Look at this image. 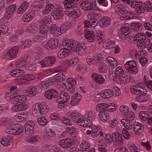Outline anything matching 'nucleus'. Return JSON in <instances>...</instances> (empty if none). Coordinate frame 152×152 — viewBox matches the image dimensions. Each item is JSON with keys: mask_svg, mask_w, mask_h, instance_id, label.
<instances>
[{"mask_svg": "<svg viewBox=\"0 0 152 152\" xmlns=\"http://www.w3.org/2000/svg\"><path fill=\"white\" fill-rule=\"evenodd\" d=\"M37 122L39 124L41 125H44L48 123V120L43 116L37 119Z\"/></svg>", "mask_w": 152, "mask_h": 152, "instance_id": "4d7b16f0", "label": "nucleus"}, {"mask_svg": "<svg viewBox=\"0 0 152 152\" xmlns=\"http://www.w3.org/2000/svg\"><path fill=\"white\" fill-rule=\"evenodd\" d=\"M54 8V6L53 4H47L45 10L43 11L42 14L45 15L48 14Z\"/></svg>", "mask_w": 152, "mask_h": 152, "instance_id": "c9c22d12", "label": "nucleus"}, {"mask_svg": "<svg viewBox=\"0 0 152 152\" xmlns=\"http://www.w3.org/2000/svg\"><path fill=\"white\" fill-rule=\"evenodd\" d=\"M143 84L140 83L139 86H133L130 88L131 91L133 94L136 95L135 97V99L137 101L142 102L148 101L149 99V97L146 96L147 93V91L141 87Z\"/></svg>", "mask_w": 152, "mask_h": 152, "instance_id": "f03ea898", "label": "nucleus"}, {"mask_svg": "<svg viewBox=\"0 0 152 152\" xmlns=\"http://www.w3.org/2000/svg\"><path fill=\"white\" fill-rule=\"evenodd\" d=\"M102 129L100 128L95 127L92 128V134L91 135V137L94 138L98 136L99 134L101 133Z\"/></svg>", "mask_w": 152, "mask_h": 152, "instance_id": "ea45409f", "label": "nucleus"}, {"mask_svg": "<svg viewBox=\"0 0 152 152\" xmlns=\"http://www.w3.org/2000/svg\"><path fill=\"white\" fill-rule=\"evenodd\" d=\"M119 15L123 14L127 11V8L124 5L121 4L117 7Z\"/></svg>", "mask_w": 152, "mask_h": 152, "instance_id": "09e8293b", "label": "nucleus"}, {"mask_svg": "<svg viewBox=\"0 0 152 152\" xmlns=\"http://www.w3.org/2000/svg\"><path fill=\"white\" fill-rule=\"evenodd\" d=\"M111 137L110 135L109 134H106L105 137V142L109 145L110 144L113 142V133L112 134Z\"/></svg>", "mask_w": 152, "mask_h": 152, "instance_id": "5fc2aeb1", "label": "nucleus"}, {"mask_svg": "<svg viewBox=\"0 0 152 152\" xmlns=\"http://www.w3.org/2000/svg\"><path fill=\"white\" fill-rule=\"evenodd\" d=\"M37 92V90L35 87L31 86L27 88L26 90V93L27 95L33 96H35Z\"/></svg>", "mask_w": 152, "mask_h": 152, "instance_id": "b1692460", "label": "nucleus"}, {"mask_svg": "<svg viewBox=\"0 0 152 152\" xmlns=\"http://www.w3.org/2000/svg\"><path fill=\"white\" fill-rule=\"evenodd\" d=\"M128 71L130 73L136 74L138 72V69L137 67H129V68H128Z\"/></svg>", "mask_w": 152, "mask_h": 152, "instance_id": "774afa93", "label": "nucleus"}, {"mask_svg": "<svg viewBox=\"0 0 152 152\" xmlns=\"http://www.w3.org/2000/svg\"><path fill=\"white\" fill-rule=\"evenodd\" d=\"M122 134L123 135V137L126 140L130 139L131 136L128 131L126 128H123L122 130Z\"/></svg>", "mask_w": 152, "mask_h": 152, "instance_id": "680f3d73", "label": "nucleus"}, {"mask_svg": "<svg viewBox=\"0 0 152 152\" xmlns=\"http://www.w3.org/2000/svg\"><path fill=\"white\" fill-rule=\"evenodd\" d=\"M51 17L50 15L45 16L41 21V23H49L51 22Z\"/></svg>", "mask_w": 152, "mask_h": 152, "instance_id": "bf43d9fd", "label": "nucleus"}, {"mask_svg": "<svg viewBox=\"0 0 152 152\" xmlns=\"http://www.w3.org/2000/svg\"><path fill=\"white\" fill-rule=\"evenodd\" d=\"M108 104L104 103L98 104L96 107V110L99 113H105L107 111Z\"/></svg>", "mask_w": 152, "mask_h": 152, "instance_id": "412c9836", "label": "nucleus"}, {"mask_svg": "<svg viewBox=\"0 0 152 152\" xmlns=\"http://www.w3.org/2000/svg\"><path fill=\"white\" fill-rule=\"evenodd\" d=\"M82 98L81 96L78 93L73 94L72 96L70 104L72 106H75L78 104L81 100Z\"/></svg>", "mask_w": 152, "mask_h": 152, "instance_id": "9d476101", "label": "nucleus"}, {"mask_svg": "<svg viewBox=\"0 0 152 152\" xmlns=\"http://www.w3.org/2000/svg\"><path fill=\"white\" fill-rule=\"evenodd\" d=\"M58 39L55 38H51L48 42L46 45L50 48L54 49L58 46Z\"/></svg>", "mask_w": 152, "mask_h": 152, "instance_id": "aec40b11", "label": "nucleus"}, {"mask_svg": "<svg viewBox=\"0 0 152 152\" xmlns=\"http://www.w3.org/2000/svg\"><path fill=\"white\" fill-rule=\"evenodd\" d=\"M44 26H42L40 27L39 33L40 35L45 38L46 37L49 29L48 28H45Z\"/></svg>", "mask_w": 152, "mask_h": 152, "instance_id": "c03bdc74", "label": "nucleus"}, {"mask_svg": "<svg viewBox=\"0 0 152 152\" xmlns=\"http://www.w3.org/2000/svg\"><path fill=\"white\" fill-rule=\"evenodd\" d=\"M40 109H39V113L41 115H44L46 114L47 112L49 111V109L47 108L45 106L41 104L40 106Z\"/></svg>", "mask_w": 152, "mask_h": 152, "instance_id": "864d4df0", "label": "nucleus"}, {"mask_svg": "<svg viewBox=\"0 0 152 152\" xmlns=\"http://www.w3.org/2000/svg\"><path fill=\"white\" fill-rule=\"evenodd\" d=\"M11 142L9 139L3 138L1 140V143L4 146H7L10 145Z\"/></svg>", "mask_w": 152, "mask_h": 152, "instance_id": "052dcab7", "label": "nucleus"}, {"mask_svg": "<svg viewBox=\"0 0 152 152\" xmlns=\"http://www.w3.org/2000/svg\"><path fill=\"white\" fill-rule=\"evenodd\" d=\"M32 6V10L35 12L39 10L43 7L42 5L39 3V1L34 2Z\"/></svg>", "mask_w": 152, "mask_h": 152, "instance_id": "e433bc0d", "label": "nucleus"}, {"mask_svg": "<svg viewBox=\"0 0 152 152\" xmlns=\"http://www.w3.org/2000/svg\"><path fill=\"white\" fill-rule=\"evenodd\" d=\"M69 125V126L67 127L66 130L67 132L71 134L72 136L74 137L75 135L74 133L76 132L75 129L72 126V124H71Z\"/></svg>", "mask_w": 152, "mask_h": 152, "instance_id": "6e6d98bb", "label": "nucleus"}, {"mask_svg": "<svg viewBox=\"0 0 152 152\" xmlns=\"http://www.w3.org/2000/svg\"><path fill=\"white\" fill-rule=\"evenodd\" d=\"M111 21V19L109 18L106 16L103 17L99 21L100 26L103 28L108 26L110 24Z\"/></svg>", "mask_w": 152, "mask_h": 152, "instance_id": "4468645a", "label": "nucleus"}, {"mask_svg": "<svg viewBox=\"0 0 152 152\" xmlns=\"http://www.w3.org/2000/svg\"><path fill=\"white\" fill-rule=\"evenodd\" d=\"M115 42H112L110 39H107L103 42V46L106 49H111Z\"/></svg>", "mask_w": 152, "mask_h": 152, "instance_id": "4c0bfd02", "label": "nucleus"}, {"mask_svg": "<svg viewBox=\"0 0 152 152\" xmlns=\"http://www.w3.org/2000/svg\"><path fill=\"white\" fill-rule=\"evenodd\" d=\"M25 73L24 70L21 69H13L11 71L10 74L14 77H18L23 75Z\"/></svg>", "mask_w": 152, "mask_h": 152, "instance_id": "393cba45", "label": "nucleus"}, {"mask_svg": "<svg viewBox=\"0 0 152 152\" xmlns=\"http://www.w3.org/2000/svg\"><path fill=\"white\" fill-rule=\"evenodd\" d=\"M106 61L110 64V66L113 67H116L118 64L116 61L111 56L107 57L106 59Z\"/></svg>", "mask_w": 152, "mask_h": 152, "instance_id": "f704fd0d", "label": "nucleus"}, {"mask_svg": "<svg viewBox=\"0 0 152 152\" xmlns=\"http://www.w3.org/2000/svg\"><path fill=\"white\" fill-rule=\"evenodd\" d=\"M80 147L82 151H88L90 149V144L88 141L83 140L80 144Z\"/></svg>", "mask_w": 152, "mask_h": 152, "instance_id": "c756f323", "label": "nucleus"}, {"mask_svg": "<svg viewBox=\"0 0 152 152\" xmlns=\"http://www.w3.org/2000/svg\"><path fill=\"white\" fill-rule=\"evenodd\" d=\"M68 84L67 86L75 87L76 85V81L72 78H69L67 79Z\"/></svg>", "mask_w": 152, "mask_h": 152, "instance_id": "e2e57ef3", "label": "nucleus"}, {"mask_svg": "<svg viewBox=\"0 0 152 152\" xmlns=\"http://www.w3.org/2000/svg\"><path fill=\"white\" fill-rule=\"evenodd\" d=\"M119 30L124 33H125L126 34H128L130 33V30L129 27V24L128 23H126L122 25Z\"/></svg>", "mask_w": 152, "mask_h": 152, "instance_id": "79ce46f5", "label": "nucleus"}, {"mask_svg": "<svg viewBox=\"0 0 152 152\" xmlns=\"http://www.w3.org/2000/svg\"><path fill=\"white\" fill-rule=\"evenodd\" d=\"M99 117L101 121L105 122L108 120L109 116L107 113L101 112L99 113Z\"/></svg>", "mask_w": 152, "mask_h": 152, "instance_id": "58836bf2", "label": "nucleus"}, {"mask_svg": "<svg viewBox=\"0 0 152 152\" xmlns=\"http://www.w3.org/2000/svg\"><path fill=\"white\" fill-rule=\"evenodd\" d=\"M47 99L50 100H55L58 102L59 100H62L67 102L69 99V95L66 92L62 91L61 93L60 96L56 90L50 89L46 91L44 94Z\"/></svg>", "mask_w": 152, "mask_h": 152, "instance_id": "f257e3e1", "label": "nucleus"}, {"mask_svg": "<svg viewBox=\"0 0 152 152\" xmlns=\"http://www.w3.org/2000/svg\"><path fill=\"white\" fill-rule=\"evenodd\" d=\"M128 146L129 150L131 152H139L138 151V148L133 142H129Z\"/></svg>", "mask_w": 152, "mask_h": 152, "instance_id": "603ef678", "label": "nucleus"}, {"mask_svg": "<svg viewBox=\"0 0 152 152\" xmlns=\"http://www.w3.org/2000/svg\"><path fill=\"white\" fill-rule=\"evenodd\" d=\"M128 35L120 30L118 31V36L122 40H125L128 37Z\"/></svg>", "mask_w": 152, "mask_h": 152, "instance_id": "69168bd1", "label": "nucleus"}, {"mask_svg": "<svg viewBox=\"0 0 152 152\" xmlns=\"http://www.w3.org/2000/svg\"><path fill=\"white\" fill-rule=\"evenodd\" d=\"M19 49L18 47L15 46L11 48L9 51L7 52V54L10 58H13L16 56Z\"/></svg>", "mask_w": 152, "mask_h": 152, "instance_id": "f3484780", "label": "nucleus"}, {"mask_svg": "<svg viewBox=\"0 0 152 152\" xmlns=\"http://www.w3.org/2000/svg\"><path fill=\"white\" fill-rule=\"evenodd\" d=\"M135 14L132 11H126L122 15L120 19L121 20H125L128 19H130L134 18V15Z\"/></svg>", "mask_w": 152, "mask_h": 152, "instance_id": "dca6fc26", "label": "nucleus"}, {"mask_svg": "<svg viewBox=\"0 0 152 152\" xmlns=\"http://www.w3.org/2000/svg\"><path fill=\"white\" fill-rule=\"evenodd\" d=\"M91 77L94 82L96 83L101 84L105 82L104 79L101 75L93 73L91 75Z\"/></svg>", "mask_w": 152, "mask_h": 152, "instance_id": "f8f14e48", "label": "nucleus"}, {"mask_svg": "<svg viewBox=\"0 0 152 152\" xmlns=\"http://www.w3.org/2000/svg\"><path fill=\"white\" fill-rule=\"evenodd\" d=\"M45 38L40 34L39 35L34 36L33 40L34 42H41Z\"/></svg>", "mask_w": 152, "mask_h": 152, "instance_id": "338daca9", "label": "nucleus"}, {"mask_svg": "<svg viewBox=\"0 0 152 152\" xmlns=\"http://www.w3.org/2000/svg\"><path fill=\"white\" fill-rule=\"evenodd\" d=\"M56 60L54 57L49 56L44 58L40 63L42 67L50 66L55 63Z\"/></svg>", "mask_w": 152, "mask_h": 152, "instance_id": "0eeeda50", "label": "nucleus"}, {"mask_svg": "<svg viewBox=\"0 0 152 152\" xmlns=\"http://www.w3.org/2000/svg\"><path fill=\"white\" fill-rule=\"evenodd\" d=\"M134 131L137 134H140L143 130L142 124L137 122H135L134 124Z\"/></svg>", "mask_w": 152, "mask_h": 152, "instance_id": "5701e85b", "label": "nucleus"}, {"mask_svg": "<svg viewBox=\"0 0 152 152\" xmlns=\"http://www.w3.org/2000/svg\"><path fill=\"white\" fill-rule=\"evenodd\" d=\"M65 15H67L74 18H76L79 17L80 15V13L77 8H72V9H67L64 11Z\"/></svg>", "mask_w": 152, "mask_h": 152, "instance_id": "39448f33", "label": "nucleus"}, {"mask_svg": "<svg viewBox=\"0 0 152 152\" xmlns=\"http://www.w3.org/2000/svg\"><path fill=\"white\" fill-rule=\"evenodd\" d=\"M113 144L116 147L120 148L123 144V140L121 135L117 133H113Z\"/></svg>", "mask_w": 152, "mask_h": 152, "instance_id": "423d86ee", "label": "nucleus"}, {"mask_svg": "<svg viewBox=\"0 0 152 152\" xmlns=\"http://www.w3.org/2000/svg\"><path fill=\"white\" fill-rule=\"evenodd\" d=\"M143 7L147 11H152V4L149 1L145 2L143 4Z\"/></svg>", "mask_w": 152, "mask_h": 152, "instance_id": "8fccbe9b", "label": "nucleus"}, {"mask_svg": "<svg viewBox=\"0 0 152 152\" xmlns=\"http://www.w3.org/2000/svg\"><path fill=\"white\" fill-rule=\"evenodd\" d=\"M15 119L18 122H22L26 119V115L22 114H19L15 117Z\"/></svg>", "mask_w": 152, "mask_h": 152, "instance_id": "a18cd8bd", "label": "nucleus"}, {"mask_svg": "<svg viewBox=\"0 0 152 152\" xmlns=\"http://www.w3.org/2000/svg\"><path fill=\"white\" fill-rule=\"evenodd\" d=\"M130 77L124 75H122L119 77V78L117 79V81L121 84L125 85L128 83L131 79Z\"/></svg>", "mask_w": 152, "mask_h": 152, "instance_id": "6ab92c4d", "label": "nucleus"}, {"mask_svg": "<svg viewBox=\"0 0 152 152\" xmlns=\"http://www.w3.org/2000/svg\"><path fill=\"white\" fill-rule=\"evenodd\" d=\"M76 0H64L63 2L65 8H71L76 5Z\"/></svg>", "mask_w": 152, "mask_h": 152, "instance_id": "a878e982", "label": "nucleus"}, {"mask_svg": "<svg viewBox=\"0 0 152 152\" xmlns=\"http://www.w3.org/2000/svg\"><path fill=\"white\" fill-rule=\"evenodd\" d=\"M125 116H127V119L129 121L133 120L135 116L134 113L130 111L128 112Z\"/></svg>", "mask_w": 152, "mask_h": 152, "instance_id": "0e129e2a", "label": "nucleus"}, {"mask_svg": "<svg viewBox=\"0 0 152 152\" xmlns=\"http://www.w3.org/2000/svg\"><path fill=\"white\" fill-rule=\"evenodd\" d=\"M137 47L138 48L143 49L145 48L146 45H148L150 44V40L149 39H147V40H143V41H137Z\"/></svg>", "mask_w": 152, "mask_h": 152, "instance_id": "bb28decb", "label": "nucleus"}, {"mask_svg": "<svg viewBox=\"0 0 152 152\" xmlns=\"http://www.w3.org/2000/svg\"><path fill=\"white\" fill-rule=\"evenodd\" d=\"M27 108L26 104H15L12 107V110L13 112H17L26 110Z\"/></svg>", "mask_w": 152, "mask_h": 152, "instance_id": "2eb2a0df", "label": "nucleus"}, {"mask_svg": "<svg viewBox=\"0 0 152 152\" xmlns=\"http://www.w3.org/2000/svg\"><path fill=\"white\" fill-rule=\"evenodd\" d=\"M15 131V135H19L23 132L24 130L23 126L19 124H16L13 127Z\"/></svg>", "mask_w": 152, "mask_h": 152, "instance_id": "c85d7f7f", "label": "nucleus"}, {"mask_svg": "<svg viewBox=\"0 0 152 152\" xmlns=\"http://www.w3.org/2000/svg\"><path fill=\"white\" fill-rule=\"evenodd\" d=\"M139 115L142 120L145 121L149 118L150 114L147 111H141L140 112Z\"/></svg>", "mask_w": 152, "mask_h": 152, "instance_id": "473e14b6", "label": "nucleus"}, {"mask_svg": "<svg viewBox=\"0 0 152 152\" xmlns=\"http://www.w3.org/2000/svg\"><path fill=\"white\" fill-rule=\"evenodd\" d=\"M135 10L138 15H140L143 13L145 11V8L143 7V6L142 7V5H140V4L135 8Z\"/></svg>", "mask_w": 152, "mask_h": 152, "instance_id": "49530a36", "label": "nucleus"}, {"mask_svg": "<svg viewBox=\"0 0 152 152\" xmlns=\"http://www.w3.org/2000/svg\"><path fill=\"white\" fill-rule=\"evenodd\" d=\"M142 25L139 22L132 23L130 25V28L134 31H138L141 29Z\"/></svg>", "mask_w": 152, "mask_h": 152, "instance_id": "7c9ffc66", "label": "nucleus"}, {"mask_svg": "<svg viewBox=\"0 0 152 152\" xmlns=\"http://www.w3.org/2000/svg\"><path fill=\"white\" fill-rule=\"evenodd\" d=\"M113 95V91L110 89H106L101 92L100 96L103 98H108L112 97Z\"/></svg>", "mask_w": 152, "mask_h": 152, "instance_id": "a211bd4d", "label": "nucleus"}, {"mask_svg": "<svg viewBox=\"0 0 152 152\" xmlns=\"http://www.w3.org/2000/svg\"><path fill=\"white\" fill-rule=\"evenodd\" d=\"M15 98L13 99L12 100H14L15 101H17L19 103H23L27 101V97L24 95H22L20 96H14Z\"/></svg>", "mask_w": 152, "mask_h": 152, "instance_id": "a19ab883", "label": "nucleus"}, {"mask_svg": "<svg viewBox=\"0 0 152 152\" xmlns=\"http://www.w3.org/2000/svg\"><path fill=\"white\" fill-rule=\"evenodd\" d=\"M37 30V28L34 26H30L27 28L26 31L28 33L34 34L36 33Z\"/></svg>", "mask_w": 152, "mask_h": 152, "instance_id": "13d9d810", "label": "nucleus"}, {"mask_svg": "<svg viewBox=\"0 0 152 152\" xmlns=\"http://www.w3.org/2000/svg\"><path fill=\"white\" fill-rule=\"evenodd\" d=\"M85 116L88 118V119L94 120L95 118V114L93 111L87 110L86 112Z\"/></svg>", "mask_w": 152, "mask_h": 152, "instance_id": "72a5a7b5", "label": "nucleus"}, {"mask_svg": "<svg viewBox=\"0 0 152 152\" xmlns=\"http://www.w3.org/2000/svg\"><path fill=\"white\" fill-rule=\"evenodd\" d=\"M51 15L55 20L61 19L63 16V12L62 10L56 9L53 10L51 13Z\"/></svg>", "mask_w": 152, "mask_h": 152, "instance_id": "1a4fd4ad", "label": "nucleus"}, {"mask_svg": "<svg viewBox=\"0 0 152 152\" xmlns=\"http://www.w3.org/2000/svg\"><path fill=\"white\" fill-rule=\"evenodd\" d=\"M70 115L72 119L75 122L78 120V119L80 117V113L77 112H71Z\"/></svg>", "mask_w": 152, "mask_h": 152, "instance_id": "3c124183", "label": "nucleus"}, {"mask_svg": "<svg viewBox=\"0 0 152 152\" xmlns=\"http://www.w3.org/2000/svg\"><path fill=\"white\" fill-rule=\"evenodd\" d=\"M84 37L90 42H93L95 39V35L94 32L91 31H85L83 33Z\"/></svg>", "mask_w": 152, "mask_h": 152, "instance_id": "ddd939ff", "label": "nucleus"}, {"mask_svg": "<svg viewBox=\"0 0 152 152\" xmlns=\"http://www.w3.org/2000/svg\"><path fill=\"white\" fill-rule=\"evenodd\" d=\"M35 15L34 13L29 12L27 14L24 15L22 17V20L24 22H29L34 18Z\"/></svg>", "mask_w": 152, "mask_h": 152, "instance_id": "2f4dec72", "label": "nucleus"}, {"mask_svg": "<svg viewBox=\"0 0 152 152\" xmlns=\"http://www.w3.org/2000/svg\"><path fill=\"white\" fill-rule=\"evenodd\" d=\"M69 45V48L68 49L69 50L71 49L80 55L83 54L84 50L86 49V47L83 44H80L75 41H71Z\"/></svg>", "mask_w": 152, "mask_h": 152, "instance_id": "7ed1b4c3", "label": "nucleus"}, {"mask_svg": "<svg viewBox=\"0 0 152 152\" xmlns=\"http://www.w3.org/2000/svg\"><path fill=\"white\" fill-rule=\"evenodd\" d=\"M50 32L55 36H58L61 34L59 27L55 24H52L50 26Z\"/></svg>", "mask_w": 152, "mask_h": 152, "instance_id": "9b49d317", "label": "nucleus"}, {"mask_svg": "<svg viewBox=\"0 0 152 152\" xmlns=\"http://www.w3.org/2000/svg\"><path fill=\"white\" fill-rule=\"evenodd\" d=\"M114 74L115 75V77L116 76L120 77L122 75H124V70L122 69V68L120 66L117 67L115 70Z\"/></svg>", "mask_w": 152, "mask_h": 152, "instance_id": "37998d69", "label": "nucleus"}, {"mask_svg": "<svg viewBox=\"0 0 152 152\" xmlns=\"http://www.w3.org/2000/svg\"><path fill=\"white\" fill-rule=\"evenodd\" d=\"M70 27V25L67 23L63 24L60 27L61 34L64 33L69 29Z\"/></svg>", "mask_w": 152, "mask_h": 152, "instance_id": "de8ad7c7", "label": "nucleus"}, {"mask_svg": "<svg viewBox=\"0 0 152 152\" xmlns=\"http://www.w3.org/2000/svg\"><path fill=\"white\" fill-rule=\"evenodd\" d=\"M146 36L143 33H138L132 38V41H143L147 40Z\"/></svg>", "mask_w": 152, "mask_h": 152, "instance_id": "4be33fe9", "label": "nucleus"}, {"mask_svg": "<svg viewBox=\"0 0 152 152\" xmlns=\"http://www.w3.org/2000/svg\"><path fill=\"white\" fill-rule=\"evenodd\" d=\"M16 8V6L15 4H12L10 5L9 7L8 8L6 11V15L8 17H10L14 12H15Z\"/></svg>", "mask_w": 152, "mask_h": 152, "instance_id": "cd10ccee", "label": "nucleus"}, {"mask_svg": "<svg viewBox=\"0 0 152 152\" xmlns=\"http://www.w3.org/2000/svg\"><path fill=\"white\" fill-rule=\"evenodd\" d=\"M73 142L70 138H67L61 140L59 142V145L64 148H68L72 145Z\"/></svg>", "mask_w": 152, "mask_h": 152, "instance_id": "6e6552de", "label": "nucleus"}, {"mask_svg": "<svg viewBox=\"0 0 152 152\" xmlns=\"http://www.w3.org/2000/svg\"><path fill=\"white\" fill-rule=\"evenodd\" d=\"M81 8L85 11L94 10L96 8L95 1L94 0H84L80 4Z\"/></svg>", "mask_w": 152, "mask_h": 152, "instance_id": "20e7f679", "label": "nucleus"}]
</instances>
